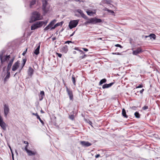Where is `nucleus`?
Segmentation results:
<instances>
[{
    "label": "nucleus",
    "instance_id": "nucleus-1",
    "mask_svg": "<svg viewBox=\"0 0 160 160\" xmlns=\"http://www.w3.org/2000/svg\"><path fill=\"white\" fill-rule=\"evenodd\" d=\"M42 18V17L39 12L37 11L34 12L32 13L29 22L30 23H32L36 21L40 20Z\"/></svg>",
    "mask_w": 160,
    "mask_h": 160
},
{
    "label": "nucleus",
    "instance_id": "nucleus-2",
    "mask_svg": "<svg viewBox=\"0 0 160 160\" xmlns=\"http://www.w3.org/2000/svg\"><path fill=\"white\" fill-rule=\"evenodd\" d=\"M87 20H88L85 23L86 25L87 24L89 23L96 24L102 22V20L101 19L97 18H93L90 19L88 18Z\"/></svg>",
    "mask_w": 160,
    "mask_h": 160
},
{
    "label": "nucleus",
    "instance_id": "nucleus-3",
    "mask_svg": "<svg viewBox=\"0 0 160 160\" xmlns=\"http://www.w3.org/2000/svg\"><path fill=\"white\" fill-rule=\"evenodd\" d=\"M79 21V20H73L70 21L68 25L69 28L72 29L76 27Z\"/></svg>",
    "mask_w": 160,
    "mask_h": 160
},
{
    "label": "nucleus",
    "instance_id": "nucleus-4",
    "mask_svg": "<svg viewBox=\"0 0 160 160\" xmlns=\"http://www.w3.org/2000/svg\"><path fill=\"white\" fill-rule=\"evenodd\" d=\"M66 91L69 97V99L70 100H73V96L72 90L69 89L67 87H66Z\"/></svg>",
    "mask_w": 160,
    "mask_h": 160
},
{
    "label": "nucleus",
    "instance_id": "nucleus-5",
    "mask_svg": "<svg viewBox=\"0 0 160 160\" xmlns=\"http://www.w3.org/2000/svg\"><path fill=\"white\" fill-rule=\"evenodd\" d=\"M0 126L4 130H6L7 125L4 122L3 119L1 116H0Z\"/></svg>",
    "mask_w": 160,
    "mask_h": 160
},
{
    "label": "nucleus",
    "instance_id": "nucleus-6",
    "mask_svg": "<svg viewBox=\"0 0 160 160\" xmlns=\"http://www.w3.org/2000/svg\"><path fill=\"white\" fill-rule=\"evenodd\" d=\"M4 114L5 117H7V115L9 112V108L8 106L6 104H5L4 106Z\"/></svg>",
    "mask_w": 160,
    "mask_h": 160
},
{
    "label": "nucleus",
    "instance_id": "nucleus-7",
    "mask_svg": "<svg viewBox=\"0 0 160 160\" xmlns=\"http://www.w3.org/2000/svg\"><path fill=\"white\" fill-rule=\"evenodd\" d=\"M80 144L83 146L88 147L92 145V144L88 141H82L80 142Z\"/></svg>",
    "mask_w": 160,
    "mask_h": 160
},
{
    "label": "nucleus",
    "instance_id": "nucleus-8",
    "mask_svg": "<svg viewBox=\"0 0 160 160\" xmlns=\"http://www.w3.org/2000/svg\"><path fill=\"white\" fill-rule=\"evenodd\" d=\"M19 61H18L15 62L12 66V70L13 71H16L19 67Z\"/></svg>",
    "mask_w": 160,
    "mask_h": 160
},
{
    "label": "nucleus",
    "instance_id": "nucleus-9",
    "mask_svg": "<svg viewBox=\"0 0 160 160\" xmlns=\"http://www.w3.org/2000/svg\"><path fill=\"white\" fill-rule=\"evenodd\" d=\"M142 52L141 48H138L136 50H133V51L132 53L133 55H137L138 54Z\"/></svg>",
    "mask_w": 160,
    "mask_h": 160
},
{
    "label": "nucleus",
    "instance_id": "nucleus-10",
    "mask_svg": "<svg viewBox=\"0 0 160 160\" xmlns=\"http://www.w3.org/2000/svg\"><path fill=\"white\" fill-rule=\"evenodd\" d=\"M14 58H12L9 62L8 63L7 67V71H8L9 70L11 67V66H12V63L14 61Z\"/></svg>",
    "mask_w": 160,
    "mask_h": 160
},
{
    "label": "nucleus",
    "instance_id": "nucleus-11",
    "mask_svg": "<svg viewBox=\"0 0 160 160\" xmlns=\"http://www.w3.org/2000/svg\"><path fill=\"white\" fill-rule=\"evenodd\" d=\"M61 52L66 53L68 51V47L66 45L60 49Z\"/></svg>",
    "mask_w": 160,
    "mask_h": 160
},
{
    "label": "nucleus",
    "instance_id": "nucleus-12",
    "mask_svg": "<svg viewBox=\"0 0 160 160\" xmlns=\"http://www.w3.org/2000/svg\"><path fill=\"white\" fill-rule=\"evenodd\" d=\"M10 58V55H6L5 56H4L3 57V58H2V60H0L2 62H5L6 61H7V62L9 60Z\"/></svg>",
    "mask_w": 160,
    "mask_h": 160
},
{
    "label": "nucleus",
    "instance_id": "nucleus-13",
    "mask_svg": "<svg viewBox=\"0 0 160 160\" xmlns=\"http://www.w3.org/2000/svg\"><path fill=\"white\" fill-rule=\"evenodd\" d=\"M34 72V70L32 68L29 67L28 70V75L31 77L33 74Z\"/></svg>",
    "mask_w": 160,
    "mask_h": 160
},
{
    "label": "nucleus",
    "instance_id": "nucleus-14",
    "mask_svg": "<svg viewBox=\"0 0 160 160\" xmlns=\"http://www.w3.org/2000/svg\"><path fill=\"white\" fill-rule=\"evenodd\" d=\"M32 114L33 115H34L35 116H36L37 117V119H38L40 121V122L42 124V125H44V122H43V121L41 119V118H40V117L38 115L37 113H32Z\"/></svg>",
    "mask_w": 160,
    "mask_h": 160
},
{
    "label": "nucleus",
    "instance_id": "nucleus-15",
    "mask_svg": "<svg viewBox=\"0 0 160 160\" xmlns=\"http://www.w3.org/2000/svg\"><path fill=\"white\" fill-rule=\"evenodd\" d=\"M113 84V82H112L109 84H104L102 86V88L103 89H105L110 87Z\"/></svg>",
    "mask_w": 160,
    "mask_h": 160
},
{
    "label": "nucleus",
    "instance_id": "nucleus-16",
    "mask_svg": "<svg viewBox=\"0 0 160 160\" xmlns=\"http://www.w3.org/2000/svg\"><path fill=\"white\" fill-rule=\"evenodd\" d=\"M6 51L5 50H2L0 52V60H2V58H3V57L4 56H5V54Z\"/></svg>",
    "mask_w": 160,
    "mask_h": 160
},
{
    "label": "nucleus",
    "instance_id": "nucleus-17",
    "mask_svg": "<svg viewBox=\"0 0 160 160\" xmlns=\"http://www.w3.org/2000/svg\"><path fill=\"white\" fill-rule=\"evenodd\" d=\"M145 38H147L148 37H149L150 38V39H153L155 40L156 39V35L153 33H151L148 36H145Z\"/></svg>",
    "mask_w": 160,
    "mask_h": 160
},
{
    "label": "nucleus",
    "instance_id": "nucleus-18",
    "mask_svg": "<svg viewBox=\"0 0 160 160\" xmlns=\"http://www.w3.org/2000/svg\"><path fill=\"white\" fill-rule=\"evenodd\" d=\"M10 76V72L8 71H7V74L5 77L4 79V83H5L8 80Z\"/></svg>",
    "mask_w": 160,
    "mask_h": 160
},
{
    "label": "nucleus",
    "instance_id": "nucleus-19",
    "mask_svg": "<svg viewBox=\"0 0 160 160\" xmlns=\"http://www.w3.org/2000/svg\"><path fill=\"white\" fill-rule=\"evenodd\" d=\"M42 9L44 14L47 13L49 10V8L47 6H42Z\"/></svg>",
    "mask_w": 160,
    "mask_h": 160
},
{
    "label": "nucleus",
    "instance_id": "nucleus-20",
    "mask_svg": "<svg viewBox=\"0 0 160 160\" xmlns=\"http://www.w3.org/2000/svg\"><path fill=\"white\" fill-rule=\"evenodd\" d=\"M40 48V44H39L35 51L33 53L36 55H38L39 53V49Z\"/></svg>",
    "mask_w": 160,
    "mask_h": 160
},
{
    "label": "nucleus",
    "instance_id": "nucleus-21",
    "mask_svg": "<svg viewBox=\"0 0 160 160\" xmlns=\"http://www.w3.org/2000/svg\"><path fill=\"white\" fill-rule=\"evenodd\" d=\"M63 23V22H60L58 23H56V24H55L53 27H52L50 29L51 30L53 29H54L56 27H57L58 26H62V25Z\"/></svg>",
    "mask_w": 160,
    "mask_h": 160
},
{
    "label": "nucleus",
    "instance_id": "nucleus-22",
    "mask_svg": "<svg viewBox=\"0 0 160 160\" xmlns=\"http://www.w3.org/2000/svg\"><path fill=\"white\" fill-rule=\"evenodd\" d=\"M44 95H45L44 92L43 91H41L40 92V95H39L40 97V100L41 101L43 98Z\"/></svg>",
    "mask_w": 160,
    "mask_h": 160
},
{
    "label": "nucleus",
    "instance_id": "nucleus-23",
    "mask_svg": "<svg viewBox=\"0 0 160 160\" xmlns=\"http://www.w3.org/2000/svg\"><path fill=\"white\" fill-rule=\"evenodd\" d=\"M44 22L43 21H38L36 23L38 26V28H40L41 27L43 24Z\"/></svg>",
    "mask_w": 160,
    "mask_h": 160
},
{
    "label": "nucleus",
    "instance_id": "nucleus-24",
    "mask_svg": "<svg viewBox=\"0 0 160 160\" xmlns=\"http://www.w3.org/2000/svg\"><path fill=\"white\" fill-rule=\"evenodd\" d=\"M28 153L29 156H31L33 155H35L36 154L35 152H32V151L28 150L26 151Z\"/></svg>",
    "mask_w": 160,
    "mask_h": 160
},
{
    "label": "nucleus",
    "instance_id": "nucleus-25",
    "mask_svg": "<svg viewBox=\"0 0 160 160\" xmlns=\"http://www.w3.org/2000/svg\"><path fill=\"white\" fill-rule=\"evenodd\" d=\"M122 115L123 117L126 118L128 117V116L127 115L125 109L123 108L122 111Z\"/></svg>",
    "mask_w": 160,
    "mask_h": 160
},
{
    "label": "nucleus",
    "instance_id": "nucleus-26",
    "mask_svg": "<svg viewBox=\"0 0 160 160\" xmlns=\"http://www.w3.org/2000/svg\"><path fill=\"white\" fill-rule=\"evenodd\" d=\"M102 2L103 4H110L112 1L111 0H102Z\"/></svg>",
    "mask_w": 160,
    "mask_h": 160
},
{
    "label": "nucleus",
    "instance_id": "nucleus-27",
    "mask_svg": "<svg viewBox=\"0 0 160 160\" xmlns=\"http://www.w3.org/2000/svg\"><path fill=\"white\" fill-rule=\"evenodd\" d=\"M38 26H37L36 23H34L31 26V30H34L37 28H38Z\"/></svg>",
    "mask_w": 160,
    "mask_h": 160
},
{
    "label": "nucleus",
    "instance_id": "nucleus-28",
    "mask_svg": "<svg viewBox=\"0 0 160 160\" xmlns=\"http://www.w3.org/2000/svg\"><path fill=\"white\" fill-rule=\"evenodd\" d=\"M56 22V20L55 19H54L49 24V26H50L51 28L52 27V26H53L55 23Z\"/></svg>",
    "mask_w": 160,
    "mask_h": 160
},
{
    "label": "nucleus",
    "instance_id": "nucleus-29",
    "mask_svg": "<svg viewBox=\"0 0 160 160\" xmlns=\"http://www.w3.org/2000/svg\"><path fill=\"white\" fill-rule=\"evenodd\" d=\"M105 10L106 11H107L111 13L112 15H113L114 16H115V15L114 14V12L113 11H112V10L109 9L107 8H105Z\"/></svg>",
    "mask_w": 160,
    "mask_h": 160
},
{
    "label": "nucleus",
    "instance_id": "nucleus-30",
    "mask_svg": "<svg viewBox=\"0 0 160 160\" xmlns=\"http://www.w3.org/2000/svg\"><path fill=\"white\" fill-rule=\"evenodd\" d=\"M107 81V80L106 79L104 78L100 80L99 82V85H101L103 84V83H105Z\"/></svg>",
    "mask_w": 160,
    "mask_h": 160
},
{
    "label": "nucleus",
    "instance_id": "nucleus-31",
    "mask_svg": "<svg viewBox=\"0 0 160 160\" xmlns=\"http://www.w3.org/2000/svg\"><path fill=\"white\" fill-rule=\"evenodd\" d=\"M72 80L73 83V84L75 85H76V79L75 77V76L72 75Z\"/></svg>",
    "mask_w": 160,
    "mask_h": 160
},
{
    "label": "nucleus",
    "instance_id": "nucleus-32",
    "mask_svg": "<svg viewBox=\"0 0 160 160\" xmlns=\"http://www.w3.org/2000/svg\"><path fill=\"white\" fill-rule=\"evenodd\" d=\"M42 6H47L48 4V2L47 0H42Z\"/></svg>",
    "mask_w": 160,
    "mask_h": 160
},
{
    "label": "nucleus",
    "instance_id": "nucleus-33",
    "mask_svg": "<svg viewBox=\"0 0 160 160\" xmlns=\"http://www.w3.org/2000/svg\"><path fill=\"white\" fill-rule=\"evenodd\" d=\"M74 49L77 51H79L80 52L81 54H84V52L82 51L79 49V48L78 47H75L74 48Z\"/></svg>",
    "mask_w": 160,
    "mask_h": 160
},
{
    "label": "nucleus",
    "instance_id": "nucleus-34",
    "mask_svg": "<svg viewBox=\"0 0 160 160\" xmlns=\"http://www.w3.org/2000/svg\"><path fill=\"white\" fill-rule=\"evenodd\" d=\"M35 3V0H32L30 2V8H32V5H34Z\"/></svg>",
    "mask_w": 160,
    "mask_h": 160
},
{
    "label": "nucleus",
    "instance_id": "nucleus-35",
    "mask_svg": "<svg viewBox=\"0 0 160 160\" xmlns=\"http://www.w3.org/2000/svg\"><path fill=\"white\" fill-rule=\"evenodd\" d=\"M134 115L137 118H139L140 117V114L138 112H136L134 113Z\"/></svg>",
    "mask_w": 160,
    "mask_h": 160
},
{
    "label": "nucleus",
    "instance_id": "nucleus-36",
    "mask_svg": "<svg viewBox=\"0 0 160 160\" xmlns=\"http://www.w3.org/2000/svg\"><path fill=\"white\" fill-rule=\"evenodd\" d=\"M81 15L82 16V17L84 18V19H88L87 17L85 14H84L83 13Z\"/></svg>",
    "mask_w": 160,
    "mask_h": 160
},
{
    "label": "nucleus",
    "instance_id": "nucleus-37",
    "mask_svg": "<svg viewBox=\"0 0 160 160\" xmlns=\"http://www.w3.org/2000/svg\"><path fill=\"white\" fill-rule=\"evenodd\" d=\"M87 56V55L85 54L84 53L83 55L80 56L79 57V58L80 59V60H81L85 58Z\"/></svg>",
    "mask_w": 160,
    "mask_h": 160
},
{
    "label": "nucleus",
    "instance_id": "nucleus-38",
    "mask_svg": "<svg viewBox=\"0 0 160 160\" xmlns=\"http://www.w3.org/2000/svg\"><path fill=\"white\" fill-rule=\"evenodd\" d=\"M50 26H49V25L48 24L46 27L44 28V31H46L48 30V29H50Z\"/></svg>",
    "mask_w": 160,
    "mask_h": 160
},
{
    "label": "nucleus",
    "instance_id": "nucleus-39",
    "mask_svg": "<svg viewBox=\"0 0 160 160\" xmlns=\"http://www.w3.org/2000/svg\"><path fill=\"white\" fill-rule=\"evenodd\" d=\"M22 61H23V64H22V67H23L24 66V65L26 62L27 61V59L25 58H23Z\"/></svg>",
    "mask_w": 160,
    "mask_h": 160
},
{
    "label": "nucleus",
    "instance_id": "nucleus-40",
    "mask_svg": "<svg viewBox=\"0 0 160 160\" xmlns=\"http://www.w3.org/2000/svg\"><path fill=\"white\" fill-rule=\"evenodd\" d=\"M74 118V116L73 115H71L69 116V118L72 120H73Z\"/></svg>",
    "mask_w": 160,
    "mask_h": 160
},
{
    "label": "nucleus",
    "instance_id": "nucleus-41",
    "mask_svg": "<svg viewBox=\"0 0 160 160\" xmlns=\"http://www.w3.org/2000/svg\"><path fill=\"white\" fill-rule=\"evenodd\" d=\"M77 12L79 13L81 15L83 13L81 9H78L77 10Z\"/></svg>",
    "mask_w": 160,
    "mask_h": 160
},
{
    "label": "nucleus",
    "instance_id": "nucleus-42",
    "mask_svg": "<svg viewBox=\"0 0 160 160\" xmlns=\"http://www.w3.org/2000/svg\"><path fill=\"white\" fill-rule=\"evenodd\" d=\"M87 14L89 16H91L92 14L93 13L92 12H90V11H87Z\"/></svg>",
    "mask_w": 160,
    "mask_h": 160
},
{
    "label": "nucleus",
    "instance_id": "nucleus-43",
    "mask_svg": "<svg viewBox=\"0 0 160 160\" xmlns=\"http://www.w3.org/2000/svg\"><path fill=\"white\" fill-rule=\"evenodd\" d=\"M148 108V107L147 106H144L142 108L143 110H146Z\"/></svg>",
    "mask_w": 160,
    "mask_h": 160
},
{
    "label": "nucleus",
    "instance_id": "nucleus-44",
    "mask_svg": "<svg viewBox=\"0 0 160 160\" xmlns=\"http://www.w3.org/2000/svg\"><path fill=\"white\" fill-rule=\"evenodd\" d=\"M115 46L116 47H119L120 48H122V46H121L119 44H116L115 45Z\"/></svg>",
    "mask_w": 160,
    "mask_h": 160
},
{
    "label": "nucleus",
    "instance_id": "nucleus-45",
    "mask_svg": "<svg viewBox=\"0 0 160 160\" xmlns=\"http://www.w3.org/2000/svg\"><path fill=\"white\" fill-rule=\"evenodd\" d=\"M27 48L23 52L22 54V55L23 56H24L25 55V54H26V53L27 52Z\"/></svg>",
    "mask_w": 160,
    "mask_h": 160
},
{
    "label": "nucleus",
    "instance_id": "nucleus-46",
    "mask_svg": "<svg viewBox=\"0 0 160 160\" xmlns=\"http://www.w3.org/2000/svg\"><path fill=\"white\" fill-rule=\"evenodd\" d=\"M28 144H27L26 145V146L25 148V150L26 151H27L28 150Z\"/></svg>",
    "mask_w": 160,
    "mask_h": 160
},
{
    "label": "nucleus",
    "instance_id": "nucleus-47",
    "mask_svg": "<svg viewBox=\"0 0 160 160\" xmlns=\"http://www.w3.org/2000/svg\"><path fill=\"white\" fill-rule=\"evenodd\" d=\"M57 55H58V56L61 58L62 57V54L61 53H56Z\"/></svg>",
    "mask_w": 160,
    "mask_h": 160
},
{
    "label": "nucleus",
    "instance_id": "nucleus-48",
    "mask_svg": "<svg viewBox=\"0 0 160 160\" xmlns=\"http://www.w3.org/2000/svg\"><path fill=\"white\" fill-rule=\"evenodd\" d=\"M70 43H73L72 41H68L65 42V43H68L69 44Z\"/></svg>",
    "mask_w": 160,
    "mask_h": 160
},
{
    "label": "nucleus",
    "instance_id": "nucleus-49",
    "mask_svg": "<svg viewBox=\"0 0 160 160\" xmlns=\"http://www.w3.org/2000/svg\"><path fill=\"white\" fill-rule=\"evenodd\" d=\"M143 87L142 84H140L138 86H137L136 88H141Z\"/></svg>",
    "mask_w": 160,
    "mask_h": 160
},
{
    "label": "nucleus",
    "instance_id": "nucleus-50",
    "mask_svg": "<svg viewBox=\"0 0 160 160\" xmlns=\"http://www.w3.org/2000/svg\"><path fill=\"white\" fill-rule=\"evenodd\" d=\"M82 49L84 50L85 51H86V52H87L88 51V49L86 48H82Z\"/></svg>",
    "mask_w": 160,
    "mask_h": 160
},
{
    "label": "nucleus",
    "instance_id": "nucleus-51",
    "mask_svg": "<svg viewBox=\"0 0 160 160\" xmlns=\"http://www.w3.org/2000/svg\"><path fill=\"white\" fill-rule=\"evenodd\" d=\"M112 54H117V55H120L121 54L119 52H116V53H112Z\"/></svg>",
    "mask_w": 160,
    "mask_h": 160
},
{
    "label": "nucleus",
    "instance_id": "nucleus-52",
    "mask_svg": "<svg viewBox=\"0 0 160 160\" xmlns=\"http://www.w3.org/2000/svg\"><path fill=\"white\" fill-rule=\"evenodd\" d=\"M100 155L99 154H97L95 156V157L96 158H98V157H100Z\"/></svg>",
    "mask_w": 160,
    "mask_h": 160
},
{
    "label": "nucleus",
    "instance_id": "nucleus-53",
    "mask_svg": "<svg viewBox=\"0 0 160 160\" xmlns=\"http://www.w3.org/2000/svg\"><path fill=\"white\" fill-rule=\"evenodd\" d=\"M75 32V31L72 34H71L70 35V37H71L74 34V33Z\"/></svg>",
    "mask_w": 160,
    "mask_h": 160
},
{
    "label": "nucleus",
    "instance_id": "nucleus-54",
    "mask_svg": "<svg viewBox=\"0 0 160 160\" xmlns=\"http://www.w3.org/2000/svg\"><path fill=\"white\" fill-rule=\"evenodd\" d=\"M144 89H142V90H141L140 91V93H142V92H143V91H144Z\"/></svg>",
    "mask_w": 160,
    "mask_h": 160
},
{
    "label": "nucleus",
    "instance_id": "nucleus-55",
    "mask_svg": "<svg viewBox=\"0 0 160 160\" xmlns=\"http://www.w3.org/2000/svg\"><path fill=\"white\" fill-rule=\"evenodd\" d=\"M43 22H44L43 24H44L45 25H46V24L48 22V21H46L45 22L43 21Z\"/></svg>",
    "mask_w": 160,
    "mask_h": 160
},
{
    "label": "nucleus",
    "instance_id": "nucleus-56",
    "mask_svg": "<svg viewBox=\"0 0 160 160\" xmlns=\"http://www.w3.org/2000/svg\"><path fill=\"white\" fill-rule=\"evenodd\" d=\"M23 142H24V143H25V144H28V142H27V141H24Z\"/></svg>",
    "mask_w": 160,
    "mask_h": 160
},
{
    "label": "nucleus",
    "instance_id": "nucleus-57",
    "mask_svg": "<svg viewBox=\"0 0 160 160\" xmlns=\"http://www.w3.org/2000/svg\"><path fill=\"white\" fill-rule=\"evenodd\" d=\"M11 153H12V158L13 159V156H14L13 153L12 152H11Z\"/></svg>",
    "mask_w": 160,
    "mask_h": 160
},
{
    "label": "nucleus",
    "instance_id": "nucleus-58",
    "mask_svg": "<svg viewBox=\"0 0 160 160\" xmlns=\"http://www.w3.org/2000/svg\"><path fill=\"white\" fill-rule=\"evenodd\" d=\"M52 41H54V40H55L56 39V38L55 37H53L52 38Z\"/></svg>",
    "mask_w": 160,
    "mask_h": 160
},
{
    "label": "nucleus",
    "instance_id": "nucleus-59",
    "mask_svg": "<svg viewBox=\"0 0 160 160\" xmlns=\"http://www.w3.org/2000/svg\"><path fill=\"white\" fill-rule=\"evenodd\" d=\"M9 148H10V149L11 152H12V149H11V147L10 146H9Z\"/></svg>",
    "mask_w": 160,
    "mask_h": 160
},
{
    "label": "nucleus",
    "instance_id": "nucleus-60",
    "mask_svg": "<svg viewBox=\"0 0 160 160\" xmlns=\"http://www.w3.org/2000/svg\"><path fill=\"white\" fill-rule=\"evenodd\" d=\"M73 54H76V51H73Z\"/></svg>",
    "mask_w": 160,
    "mask_h": 160
},
{
    "label": "nucleus",
    "instance_id": "nucleus-61",
    "mask_svg": "<svg viewBox=\"0 0 160 160\" xmlns=\"http://www.w3.org/2000/svg\"><path fill=\"white\" fill-rule=\"evenodd\" d=\"M89 123L91 125V124H92V122L91 121H89Z\"/></svg>",
    "mask_w": 160,
    "mask_h": 160
},
{
    "label": "nucleus",
    "instance_id": "nucleus-62",
    "mask_svg": "<svg viewBox=\"0 0 160 160\" xmlns=\"http://www.w3.org/2000/svg\"><path fill=\"white\" fill-rule=\"evenodd\" d=\"M76 2H80V0H74Z\"/></svg>",
    "mask_w": 160,
    "mask_h": 160
},
{
    "label": "nucleus",
    "instance_id": "nucleus-63",
    "mask_svg": "<svg viewBox=\"0 0 160 160\" xmlns=\"http://www.w3.org/2000/svg\"><path fill=\"white\" fill-rule=\"evenodd\" d=\"M41 112L42 113H44V112L42 110H41Z\"/></svg>",
    "mask_w": 160,
    "mask_h": 160
},
{
    "label": "nucleus",
    "instance_id": "nucleus-64",
    "mask_svg": "<svg viewBox=\"0 0 160 160\" xmlns=\"http://www.w3.org/2000/svg\"><path fill=\"white\" fill-rule=\"evenodd\" d=\"M15 152H16V154L17 155H18V152H17V151L16 150H15Z\"/></svg>",
    "mask_w": 160,
    "mask_h": 160
}]
</instances>
